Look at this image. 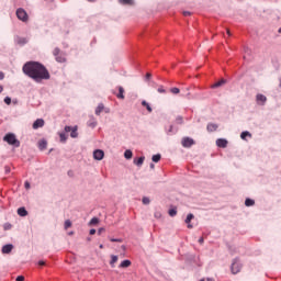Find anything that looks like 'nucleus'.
<instances>
[{"instance_id":"20e7f679","label":"nucleus","mask_w":281,"mask_h":281,"mask_svg":"<svg viewBox=\"0 0 281 281\" xmlns=\"http://www.w3.org/2000/svg\"><path fill=\"white\" fill-rule=\"evenodd\" d=\"M15 14L19 21H22L23 23H27V20L30 19V16L27 15V12L25 11V9L19 8Z\"/></svg>"},{"instance_id":"bb28decb","label":"nucleus","mask_w":281,"mask_h":281,"mask_svg":"<svg viewBox=\"0 0 281 281\" xmlns=\"http://www.w3.org/2000/svg\"><path fill=\"white\" fill-rule=\"evenodd\" d=\"M116 98H119V100H124V88L123 87H119V93L116 94Z\"/></svg>"},{"instance_id":"393cba45","label":"nucleus","mask_w":281,"mask_h":281,"mask_svg":"<svg viewBox=\"0 0 281 281\" xmlns=\"http://www.w3.org/2000/svg\"><path fill=\"white\" fill-rule=\"evenodd\" d=\"M142 106H145L148 111V113H153V108L150 106V103L147 102L146 100L142 101Z\"/></svg>"},{"instance_id":"a19ab883","label":"nucleus","mask_w":281,"mask_h":281,"mask_svg":"<svg viewBox=\"0 0 281 281\" xmlns=\"http://www.w3.org/2000/svg\"><path fill=\"white\" fill-rule=\"evenodd\" d=\"M4 103H7L8 105L12 104V98L5 97L4 98Z\"/></svg>"},{"instance_id":"79ce46f5","label":"nucleus","mask_w":281,"mask_h":281,"mask_svg":"<svg viewBox=\"0 0 281 281\" xmlns=\"http://www.w3.org/2000/svg\"><path fill=\"white\" fill-rule=\"evenodd\" d=\"M111 243H123L124 239L122 238H111Z\"/></svg>"},{"instance_id":"09e8293b","label":"nucleus","mask_w":281,"mask_h":281,"mask_svg":"<svg viewBox=\"0 0 281 281\" xmlns=\"http://www.w3.org/2000/svg\"><path fill=\"white\" fill-rule=\"evenodd\" d=\"M4 229H12V224L10 223L4 224Z\"/></svg>"},{"instance_id":"6e6d98bb","label":"nucleus","mask_w":281,"mask_h":281,"mask_svg":"<svg viewBox=\"0 0 281 281\" xmlns=\"http://www.w3.org/2000/svg\"><path fill=\"white\" fill-rule=\"evenodd\" d=\"M3 78H5V74H3V71H0V80H3Z\"/></svg>"},{"instance_id":"c85d7f7f","label":"nucleus","mask_w":281,"mask_h":281,"mask_svg":"<svg viewBox=\"0 0 281 281\" xmlns=\"http://www.w3.org/2000/svg\"><path fill=\"white\" fill-rule=\"evenodd\" d=\"M194 260H196V256L190 254L186 255L187 262H194Z\"/></svg>"},{"instance_id":"423d86ee","label":"nucleus","mask_w":281,"mask_h":281,"mask_svg":"<svg viewBox=\"0 0 281 281\" xmlns=\"http://www.w3.org/2000/svg\"><path fill=\"white\" fill-rule=\"evenodd\" d=\"M195 142L190 138V137H183L181 140V145L183 146V148H192V146H194Z\"/></svg>"},{"instance_id":"864d4df0","label":"nucleus","mask_w":281,"mask_h":281,"mask_svg":"<svg viewBox=\"0 0 281 281\" xmlns=\"http://www.w3.org/2000/svg\"><path fill=\"white\" fill-rule=\"evenodd\" d=\"M95 232H97L95 228H91L90 232H89L90 236L95 235Z\"/></svg>"},{"instance_id":"bf43d9fd","label":"nucleus","mask_w":281,"mask_h":281,"mask_svg":"<svg viewBox=\"0 0 281 281\" xmlns=\"http://www.w3.org/2000/svg\"><path fill=\"white\" fill-rule=\"evenodd\" d=\"M199 243H200V245H203V243H204L203 237H201V238L199 239Z\"/></svg>"},{"instance_id":"f257e3e1","label":"nucleus","mask_w":281,"mask_h":281,"mask_svg":"<svg viewBox=\"0 0 281 281\" xmlns=\"http://www.w3.org/2000/svg\"><path fill=\"white\" fill-rule=\"evenodd\" d=\"M22 71L24 76H27V78H31L34 82H43V80H49L52 78L47 67L40 61H26L22 67Z\"/></svg>"},{"instance_id":"39448f33","label":"nucleus","mask_w":281,"mask_h":281,"mask_svg":"<svg viewBox=\"0 0 281 281\" xmlns=\"http://www.w3.org/2000/svg\"><path fill=\"white\" fill-rule=\"evenodd\" d=\"M65 133H70V137H72V139H76L78 137V126H69L66 125L64 128Z\"/></svg>"},{"instance_id":"c9c22d12","label":"nucleus","mask_w":281,"mask_h":281,"mask_svg":"<svg viewBox=\"0 0 281 281\" xmlns=\"http://www.w3.org/2000/svg\"><path fill=\"white\" fill-rule=\"evenodd\" d=\"M176 124H183V116H181V115H178L177 117H176Z\"/></svg>"},{"instance_id":"e433bc0d","label":"nucleus","mask_w":281,"mask_h":281,"mask_svg":"<svg viewBox=\"0 0 281 281\" xmlns=\"http://www.w3.org/2000/svg\"><path fill=\"white\" fill-rule=\"evenodd\" d=\"M71 227V222L69 220H66L64 223V229H69Z\"/></svg>"},{"instance_id":"a878e982","label":"nucleus","mask_w":281,"mask_h":281,"mask_svg":"<svg viewBox=\"0 0 281 281\" xmlns=\"http://www.w3.org/2000/svg\"><path fill=\"white\" fill-rule=\"evenodd\" d=\"M119 3L122 5H134L135 1L134 0H119Z\"/></svg>"},{"instance_id":"f704fd0d","label":"nucleus","mask_w":281,"mask_h":281,"mask_svg":"<svg viewBox=\"0 0 281 281\" xmlns=\"http://www.w3.org/2000/svg\"><path fill=\"white\" fill-rule=\"evenodd\" d=\"M143 205H150V198L144 196L143 198Z\"/></svg>"},{"instance_id":"58836bf2","label":"nucleus","mask_w":281,"mask_h":281,"mask_svg":"<svg viewBox=\"0 0 281 281\" xmlns=\"http://www.w3.org/2000/svg\"><path fill=\"white\" fill-rule=\"evenodd\" d=\"M169 216H177V209L169 210Z\"/></svg>"},{"instance_id":"c756f323","label":"nucleus","mask_w":281,"mask_h":281,"mask_svg":"<svg viewBox=\"0 0 281 281\" xmlns=\"http://www.w3.org/2000/svg\"><path fill=\"white\" fill-rule=\"evenodd\" d=\"M124 157H125V159H133V150L126 149L124 151Z\"/></svg>"},{"instance_id":"5fc2aeb1","label":"nucleus","mask_w":281,"mask_h":281,"mask_svg":"<svg viewBox=\"0 0 281 281\" xmlns=\"http://www.w3.org/2000/svg\"><path fill=\"white\" fill-rule=\"evenodd\" d=\"M155 218H161V213L160 212H156L155 213Z\"/></svg>"},{"instance_id":"a211bd4d","label":"nucleus","mask_w":281,"mask_h":281,"mask_svg":"<svg viewBox=\"0 0 281 281\" xmlns=\"http://www.w3.org/2000/svg\"><path fill=\"white\" fill-rule=\"evenodd\" d=\"M223 85H227V80L221 79L212 86V89H218L220 87H223Z\"/></svg>"},{"instance_id":"3c124183","label":"nucleus","mask_w":281,"mask_h":281,"mask_svg":"<svg viewBox=\"0 0 281 281\" xmlns=\"http://www.w3.org/2000/svg\"><path fill=\"white\" fill-rule=\"evenodd\" d=\"M4 172H5V175H10V167L9 166L4 167Z\"/></svg>"},{"instance_id":"4d7b16f0","label":"nucleus","mask_w":281,"mask_h":281,"mask_svg":"<svg viewBox=\"0 0 281 281\" xmlns=\"http://www.w3.org/2000/svg\"><path fill=\"white\" fill-rule=\"evenodd\" d=\"M149 168H150L151 170H155V164L150 162Z\"/></svg>"},{"instance_id":"2f4dec72","label":"nucleus","mask_w":281,"mask_h":281,"mask_svg":"<svg viewBox=\"0 0 281 281\" xmlns=\"http://www.w3.org/2000/svg\"><path fill=\"white\" fill-rule=\"evenodd\" d=\"M98 223H100V218L98 217H92L89 222V226H93V225H98Z\"/></svg>"},{"instance_id":"f8f14e48","label":"nucleus","mask_w":281,"mask_h":281,"mask_svg":"<svg viewBox=\"0 0 281 281\" xmlns=\"http://www.w3.org/2000/svg\"><path fill=\"white\" fill-rule=\"evenodd\" d=\"M14 249V245L12 244H5L4 246H2V254H12V250Z\"/></svg>"},{"instance_id":"8fccbe9b","label":"nucleus","mask_w":281,"mask_h":281,"mask_svg":"<svg viewBox=\"0 0 281 281\" xmlns=\"http://www.w3.org/2000/svg\"><path fill=\"white\" fill-rule=\"evenodd\" d=\"M192 15V12L190 11H183V16H191Z\"/></svg>"},{"instance_id":"dca6fc26","label":"nucleus","mask_w":281,"mask_h":281,"mask_svg":"<svg viewBox=\"0 0 281 281\" xmlns=\"http://www.w3.org/2000/svg\"><path fill=\"white\" fill-rule=\"evenodd\" d=\"M37 147L40 150H46L47 149V139L43 138L38 140Z\"/></svg>"},{"instance_id":"473e14b6","label":"nucleus","mask_w":281,"mask_h":281,"mask_svg":"<svg viewBox=\"0 0 281 281\" xmlns=\"http://www.w3.org/2000/svg\"><path fill=\"white\" fill-rule=\"evenodd\" d=\"M115 262H117V255H112L110 261L112 268L115 267Z\"/></svg>"},{"instance_id":"49530a36","label":"nucleus","mask_w":281,"mask_h":281,"mask_svg":"<svg viewBox=\"0 0 281 281\" xmlns=\"http://www.w3.org/2000/svg\"><path fill=\"white\" fill-rule=\"evenodd\" d=\"M15 281H25V277L23 276H18Z\"/></svg>"},{"instance_id":"37998d69","label":"nucleus","mask_w":281,"mask_h":281,"mask_svg":"<svg viewBox=\"0 0 281 281\" xmlns=\"http://www.w3.org/2000/svg\"><path fill=\"white\" fill-rule=\"evenodd\" d=\"M104 232H106V228L100 227V228L98 229V235L101 236V234H104Z\"/></svg>"},{"instance_id":"9b49d317","label":"nucleus","mask_w":281,"mask_h":281,"mask_svg":"<svg viewBox=\"0 0 281 281\" xmlns=\"http://www.w3.org/2000/svg\"><path fill=\"white\" fill-rule=\"evenodd\" d=\"M45 126V120L43 119H37L34 123H33V128L36 131L38 128H43Z\"/></svg>"},{"instance_id":"cd10ccee","label":"nucleus","mask_w":281,"mask_h":281,"mask_svg":"<svg viewBox=\"0 0 281 281\" xmlns=\"http://www.w3.org/2000/svg\"><path fill=\"white\" fill-rule=\"evenodd\" d=\"M151 161H154V164H159V161H161V154L154 155Z\"/></svg>"},{"instance_id":"5701e85b","label":"nucleus","mask_w":281,"mask_h":281,"mask_svg":"<svg viewBox=\"0 0 281 281\" xmlns=\"http://www.w3.org/2000/svg\"><path fill=\"white\" fill-rule=\"evenodd\" d=\"M103 110H104V103H99L94 111L95 115H100V113H102Z\"/></svg>"},{"instance_id":"680f3d73","label":"nucleus","mask_w":281,"mask_h":281,"mask_svg":"<svg viewBox=\"0 0 281 281\" xmlns=\"http://www.w3.org/2000/svg\"><path fill=\"white\" fill-rule=\"evenodd\" d=\"M226 33L228 36H232V32L229 30H226Z\"/></svg>"},{"instance_id":"f03ea898","label":"nucleus","mask_w":281,"mask_h":281,"mask_svg":"<svg viewBox=\"0 0 281 281\" xmlns=\"http://www.w3.org/2000/svg\"><path fill=\"white\" fill-rule=\"evenodd\" d=\"M3 142H7L9 146H14V148H19L21 146V140L16 138L14 133H8L3 136Z\"/></svg>"},{"instance_id":"c03bdc74","label":"nucleus","mask_w":281,"mask_h":281,"mask_svg":"<svg viewBox=\"0 0 281 281\" xmlns=\"http://www.w3.org/2000/svg\"><path fill=\"white\" fill-rule=\"evenodd\" d=\"M158 93H166V89H164V86H160L158 89H157Z\"/></svg>"},{"instance_id":"7c9ffc66","label":"nucleus","mask_w":281,"mask_h":281,"mask_svg":"<svg viewBox=\"0 0 281 281\" xmlns=\"http://www.w3.org/2000/svg\"><path fill=\"white\" fill-rule=\"evenodd\" d=\"M55 60H56L57 63H67V58H65V56H63V55H57V56L55 57Z\"/></svg>"},{"instance_id":"69168bd1","label":"nucleus","mask_w":281,"mask_h":281,"mask_svg":"<svg viewBox=\"0 0 281 281\" xmlns=\"http://www.w3.org/2000/svg\"><path fill=\"white\" fill-rule=\"evenodd\" d=\"M69 234V236H74V232H70V233H68Z\"/></svg>"},{"instance_id":"0e129e2a","label":"nucleus","mask_w":281,"mask_h":281,"mask_svg":"<svg viewBox=\"0 0 281 281\" xmlns=\"http://www.w3.org/2000/svg\"><path fill=\"white\" fill-rule=\"evenodd\" d=\"M206 281H214V279L213 278H207Z\"/></svg>"},{"instance_id":"f3484780","label":"nucleus","mask_w":281,"mask_h":281,"mask_svg":"<svg viewBox=\"0 0 281 281\" xmlns=\"http://www.w3.org/2000/svg\"><path fill=\"white\" fill-rule=\"evenodd\" d=\"M14 41L18 45H27V40L25 37L15 36Z\"/></svg>"},{"instance_id":"603ef678","label":"nucleus","mask_w":281,"mask_h":281,"mask_svg":"<svg viewBox=\"0 0 281 281\" xmlns=\"http://www.w3.org/2000/svg\"><path fill=\"white\" fill-rule=\"evenodd\" d=\"M37 265H38V267H45V261L40 260V261L37 262Z\"/></svg>"},{"instance_id":"e2e57ef3","label":"nucleus","mask_w":281,"mask_h":281,"mask_svg":"<svg viewBox=\"0 0 281 281\" xmlns=\"http://www.w3.org/2000/svg\"><path fill=\"white\" fill-rule=\"evenodd\" d=\"M0 93H3V86H0Z\"/></svg>"},{"instance_id":"2eb2a0df","label":"nucleus","mask_w":281,"mask_h":281,"mask_svg":"<svg viewBox=\"0 0 281 281\" xmlns=\"http://www.w3.org/2000/svg\"><path fill=\"white\" fill-rule=\"evenodd\" d=\"M146 160V157L140 156L139 158H134L133 164L137 166L138 168H142L144 166V161Z\"/></svg>"},{"instance_id":"ea45409f","label":"nucleus","mask_w":281,"mask_h":281,"mask_svg":"<svg viewBox=\"0 0 281 281\" xmlns=\"http://www.w3.org/2000/svg\"><path fill=\"white\" fill-rule=\"evenodd\" d=\"M170 91H171V93L177 95L178 93H180L181 90H179V88H171Z\"/></svg>"},{"instance_id":"4468645a","label":"nucleus","mask_w":281,"mask_h":281,"mask_svg":"<svg viewBox=\"0 0 281 281\" xmlns=\"http://www.w3.org/2000/svg\"><path fill=\"white\" fill-rule=\"evenodd\" d=\"M206 131L209 133H214V132L218 131V124H216V123H209L206 125Z\"/></svg>"},{"instance_id":"338daca9","label":"nucleus","mask_w":281,"mask_h":281,"mask_svg":"<svg viewBox=\"0 0 281 281\" xmlns=\"http://www.w3.org/2000/svg\"><path fill=\"white\" fill-rule=\"evenodd\" d=\"M87 240L90 241V240H91V237H88Z\"/></svg>"},{"instance_id":"7ed1b4c3","label":"nucleus","mask_w":281,"mask_h":281,"mask_svg":"<svg viewBox=\"0 0 281 281\" xmlns=\"http://www.w3.org/2000/svg\"><path fill=\"white\" fill-rule=\"evenodd\" d=\"M243 269V263H240V259L236 257L233 259V262L231 265V271L233 276H236V273H240V270Z\"/></svg>"},{"instance_id":"72a5a7b5","label":"nucleus","mask_w":281,"mask_h":281,"mask_svg":"<svg viewBox=\"0 0 281 281\" xmlns=\"http://www.w3.org/2000/svg\"><path fill=\"white\" fill-rule=\"evenodd\" d=\"M59 139H60L61 144H65L67 142V134L59 133Z\"/></svg>"},{"instance_id":"a18cd8bd","label":"nucleus","mask_w":281,"mask_h":281,"mask_svg":"<svg viewBox=\"0 0 281 281\" xmlns=\"http://www.w3.org/2000/svg\"><path fill=\"white\" fill-rule=\"evenodd\" d=\"M24 188H25V190H30V188H31L30 181L24 182Z\"/></svg>"},{"instance_id":"6ab92c4d","label":"nucleus","mask_w":281,"mask_h":281,"mask_svg":"<svg viewBox=\"0 0 281 281\" xmlns=\"http://www.w3.org/2000/svg\"><path fill=\"white\" fill-rule=\"evenodd\" d=\"M120 269H128V267H131V260L125 259L120 263Z\"/></svg>"},{"instance_id":"052dcab7","label":"nucleus","mask_w":281,"mask_h":281,"mask_svg":"<svg viewBox=\"0 0 281 281\" xmlns=\"http://www.w3.org/2000/svg\"><path fill=\"white\" fill-rule=\"evenodd\" d=\"M121 249H123V251H126V246L122 245Z\"/></svg>"},{"instance_id":"4be33fe9","label":"nucleus","mask_w":281,"mask_h":281,"mask_svg":"<svg viewBox=\"0 0 281 281\" xmlns=\"http://www.w3.org/2000/svg\"><path fill=\"white\" fill-rule=\"evenodd\" d=\"M170 133L172 135H176V133H179V127H175V125H170L169 130L167 131V135H170Z\"/></svg>"},{"instance_id":"0eeeda50","label":"nucleus","mask_w":281,"mask_h":281,"mask_svg":"<svg viewBox=\"0 0 281 281\" xmlns=\"http://www.w3.org/2000/svg\"><path fill=\"white\" fill-rule=\"evenodd\" d=\"M93 159L95 161H102L104 159V150L102 149H95L93 151Z\"/></svg>"},{"instance_id":"412c9836","label":"nucleus","mask_w":281,"mask_h":281,"mask_svg":"<svg viewBox=\"0 0 281 281\" xmlns=\"http://www.w3.org/2000/svg\"><path fill=\"white\" fill-rule=\"evenodd\" d=\"M245 205H246V207H251V206L256 205V201L251 198H247L245 200Z\"/></svg>"},{"instance_id":"774afa93","label":"nucleus","mask_w":281,"mask_h":281,"mask_svg":"<svg viewBox=\"0 0 281 281\" xmlns=\"http://www.w3.org/2000/svg\"><path fill=\"white\" fill-rule=\"evenodd\" d=\"M105 113H109V109L105 110Z\"/></svg>"},{"instance_id":"ddd939ff","label":"nucleus","mask_w":281,"mask_h":281,"mask_svg":"<svg viewBox=\"0 0 281 281\" xmlns=\"http://www.w3.org/2000/svg\"><path fill=\"white\" fill-rule=\"evenodd\" d=\"M227 144H228V142L225 138H217L216 139V146L218 148H227Z\"/></svg>"},{"instance_id":"4c0bfd02","label":"nucleus","mask_w":281,"mask_h":281,"mask_svg":"<svg viewBox=\"0 0 281 281\" xmlns=\"http://www.w3.org/2000/svg\"><path fill=\"white\" fill-rule=\"evenodd\" d=\"M53 56H55V57L60 56V48H58V47L54 48Z\"/></svg>"},{"instance_id":"13d9d810","label":"nucleus","mask_w":281,"mask_h":281,"mask_svg":"<svg viewBox=\"0 0 281 281\" xmlns=\"http://www.w3.org/2000/svg\"><path fill=\"white\" fill-rule=\"evenodd\" d=\"M68 177H74V171L69 170L68 171Z\"/></svg>"},{"instance_id":"de8ad7c7","label":"nucleus","mask_w":281,"mask_h":281,"mask_svg":"<svg viewBox=\"0 0 281 281\" xmlns=\"http://www.w3.org/2000/svg\"><path fill=\"white\" fill-rule=\"evenodd\" d=\"M153 78V75L150 72H147L145 76V80H150Z\"/></svg>"},{"instance_id":"aec40b11","label":"nucleus","mask_w":281,"mask_h":281,"mask_svg":"<svg viewBox=\"0 0 281 281\" xmlns=\"http://www.w3.org/2000/svg\"><path fill=\"white\" fill-rule=\"evenodd\" d=\"M18 214L22 217L27 216V209H25V206H21L18 209Z\"/></svg>"},{"instance_id":"9d476101","label":"nucleus","mask_w":281,"mask_h":281,"mask_svg":"<svg viewBox=\"0 0 281 281\" xmlns=\"http://www.w3.org/2000/svg\"><path fill=\"white\" fill-rule=\"evenodd\" d=\"M256 101L261 106H265V104L267 103V97L265 94L259 93V94L256 95Z\"/></svg>"},{"instance_id":"b1692460","label":"nucleus","mask_w":281,"mask_h":281,"mask_svg":"<svg viewBox=\"0 0 281 281\" xmlns=\"http://www.w3.org/2000/svg\"><path fill=\"white\" fill-rule=\"evenodd\" d=\"M247 137H251V134L249 133V131L241 132L240 139H243L244 142H247Z\"/></svg>"},{"instance_id":"6e6552de","label":"nucleus","mask_w":281,"mask_h":281,"mask_svg":"<svg viewBox=\"0 0 281 281\" xmlns=\"http://www.w3.org/2000/svg\"><path fill=\"white\" fill-rule=\"evenodd\" d=\"M87 126H89V128H95V126H98V121L95 120V116H93V115L89 116Z\"/></svg>"},{"instance_id":"1a4fd4ad","label":"nucleus","mask_w":281,"mask_h":281,"mask_svg":"<svg viewBox=\"0 0 281 281\" xmlns=\"http://www.w3.org/2000/svg\"><path fill=\"white\" fill-rule=\"evenodd\" d=\"M193 218H194V214L189 213V214L187 215V218L184 220V223L187 224L188 229H192V227H194V226L191 224L192 221H193Z\"/></svg>"}]
</instances>
